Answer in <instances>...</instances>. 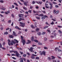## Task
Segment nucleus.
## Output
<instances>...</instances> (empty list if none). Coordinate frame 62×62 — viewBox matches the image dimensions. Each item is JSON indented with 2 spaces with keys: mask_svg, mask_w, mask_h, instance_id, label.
I'll return each instance as SVG.
<instances>
[{
  "mask_svg": "<svg viewBox=\"0 0 62 62\" xmlns=\"http://www.w3.org/2000/svg\"><path fill=\"white\" fill-rule=\"evenodd\" d=\"M36 18L37 19H38V20H40V18L39 17H38V16H36Z\"/></svg>",
  "mask_w": 62,
  "mask_h": 62,
  "instance_id": "nucleus-22",
  "label": "nucleus"
},
{
  "mask_svg": "<svg viewBox=\"0 0 62 62\" xmlns=\"http://www.w3.org/2000/svg\"><path fill=\"white\" fill-rule=\"evenodd\" d=\"M35 27H37V23L35 22Z\"/></svg>",
  "mask_w": 62,
  "mask_h": 62,
  "instance_id": "nucleus-27",
  "label": "nucleus"
},
{
  "mask_svg": "<svg viewBox=\"0 0 62 62\" xmlns=\"http://www.w3.org/2000/svg\"><path fill=\"white\" fill-rule=\"evenodd\" d=\"M59 11H57L56 12V14H58V13H59Z\"/></svg>",
  "mask_w": 62,
  "mask_h": 62,
  "instance_id": "nucleus-49",
  "label": "nucleus"
},
{
  "mask_svg": "<svg viewBox=\"0 0 62 62\" xmlns=\"http://www.w3.org/2000/svg\"><path fill=\"white\" fill-rule=\"evenodd\" d=\"M8 23H11V20H9L8 21Z\"/></svg>",
  "mask_w": 62,
  "mask_h": 62,
  "instance_id": "nucleus-45",
  "label": "nucleus"
},
{
  "mask_svg": "<svg viewBox=\"0 0 62 62\" xmlns=\"http://www.w3.org/2000/svg\"><path fill=\"white\" fill-rule=\"evenodd\" d=\"M51 24L52 25H53V24H54V22H52V23H51Z\"/></svg>",
  "mask_w": 62,
  "mask_h": 62,
  "instance_id": "nucleus-36",
  "label": "nucleus"
},
{
  "mask_svg": "<svg viewBox=\"0 0 62 62\" xmlns=\"http://www.w3.org/2000/svg\"><path fill=\"white\" fill-rule=\"evenodd\" d=\"M44 49H48V48L47 47H46L45 46L44 47Z\"/></svg>",
  "mask_w": 62,
  "mask_h": 62,
  "instance_id": "nucleus-46",
  "label": "nucleus"
},
{
  "mask_svg": "<svg viewBox=\"0 0 62 62\" xmlns=\"http://www.w3.org/2000/svg\"><path fill=\"white\" fill-rule=\"evenodd\" d=\"M39 59V57H37L36 58V59Z\"/></svg>",
  "mask_w": 62,
  "mask_h": 62,
  "instance_id": "nucleus-44",
  "label": "nucleus"
},
{
  "mask_svg": "<svg viewBox=\"0 0 62 62\" xmlns=\"http://www.w3.org/2000/svg\"><path fill=\"white\" fill-rule=\"evenodd\" d=\"M21 39L23 43V45H24L25 44V41L24 40H23V37L21 36Z\"/></svg>",
  "mask_w": 62,
  "mask_h": 62,
  "instance_id": "nucleus-2",
  "label": "nucleus"
},
{
  "mask_svg": "<svg viewBox=\"0 0 62 62\" xmlns=\"http://www.w3.org/2000/svg\"><path fill=\"white\" fill-rule=\"evenodd\" d=\"M45 54V52L44 51H43L41 53V55H42L43 54L44 55H46V54Z\"/></svg>",
  "mask_w": 62,
  "mask_h": 62,
  "instance_id": "nucleus-6",
  "label": "nucleus"
},
{
  "mask_svg": "<svg viewBox=\"0 0 62 62\" xmlns=\"http://www.w3.org/2000/svg\"><path fill=\"white\" fill-rule=\"evenodd\" d=\"M2 44L1 43H0V48H2Z\"/></svg>",
  "mask_w": 62,
  "mask_h": 62,
  "instance_id": "nucleus-39",
  "label": "nucleus"
},
{
  "mask_svg": "<svg viewBox=\"0 0 62 62\" xmlns=\"http://www.w3.org/2000/svg\"><path fill=\"white\" fill-rule=\"evenodd\" d=\"M0 2V3H4V1L2 0H1Z\"/></svg>",
  "mask_w": 62,
  "mask_h": 62,
  "instance_id": "nucleus-56",
  "label": "nucleus"
},
{
  "mask_svg": "<svg viewBox=\"0 0 62 62\" xmlns=\"http://www.w3.org/2000/svg\"><path fill=\"white\" fill-rule=\"evenodd\" d=\"M9 37L10 38H14L13 36L12 35L9 36Z\"/></svg>",
  "mask_w": 62,
  "mask_h": 62,
  "instance_id": "nucleus-20",
  "label": "nucleus"
},
{
  "mask_svg": "<svg viewBox=\"0 0 62 62\" xmlns=\"http://www.w3.org/2000/svg\"><path fill=\"white\" fill-rule=\"evenodd\" d=\"M26 54H24L23 55V57H26Z\"/></svg>",
  "mask_w": 62,
  "mask_h": 62,
  "instance_id": "nucleus-47",
  "label": "nucleus"
},
{
  "mask_svg": "<svg viewBox=\"0 0 62 62\" xmlns=\"http://www.w3.org/2000/svg\"><path fill=\"white\" fill-rule=\"evenodd\" d=\"M8 45H9V46H10V42H11V41H10V40L9 39H8Z\"/></svg>",
  "mask_w": 62,
  "mask_h": 62,
  "instance_id": "nucleus-8",
  "label": "nucleus"
},
{
  "mask_svg": "<svg viewBox=\"0 0 62 62\" xmlns=\"http://www.w3.org/2000/svg\"><path fill=\"white\" fill-rule=\"evenodd\" d=\"M20 62H23V58H21L20 59Z\"/></svg>",
  "mask_w": 62,
  "mask_h": 62,
  "instance_id": "nucleus-9",
  "label": "nucleus"
},
{
  "mask_svg": "<svg viewBox=\"0 0 62 62\" xmlns=\"http://www.w3.org/2000/svg\"><path fill=\"white\" fill-rule=\"evenodd\" d=\"M47 31H48L49 33H51V31H50L49 30H47Z\"/></svg>",
  "mask_w": 62,
  "mask_h": 62,
  "instance_id": "nucleus-52",
  "label": "nucleus"
},
{
  "mask_svg": "<svg viewBox=\"0 0 62 62\" xmlns=\"http://www.w3.org/2000/svg\"><path fill=\"white\" fill-rule=\"evenodd\" d=\"M12 42L14 44H15V43H16V42L14 41L13 40H12Z\"/></svg>",
  "mask_w": 62,
  "mask_h": 62,
  "instance_id": "nucleus-23",
  "label": "nucleus"
},
{
  "mask_svg": "<svg viewBox=\"0 0 62 62\" xmlns=\"http://www.w3.org/2000/svg\"><path fill=\"white\" fill-rule=\"evenodd\" d=\"M19 18H21V15L20 14H19L18 15Z\"/></svg>",
  "mask_w": 62,
  "mask_h": 62,
  "instance_id": "nucleus-61",
  "label": "nucleus"
},
{
  "mask_svg": "<svg viewBox=\"0 0 62 62\" xmlns=\"http://www.w3.org/2000/svg\"><path fill=\"white\" fill-rule=\"evenodd\" d=\"M20 26H22V27H23L25 26V23H23L21 22H20Z\"/></svg>",
  "mask_w": 62,
  "mask_h": 62,
  "instance_id": "nucleus-3",
  "label": "nucleus"
},
{
  "mask_svg": "<svg viewBox=\"0 0 62 62\" xmlns=\"http://www.w3.org/2000/svg\"><path fill=\"white\" fill-rule=\"evenodd\" d=\"M49 27V26H45L44 28V29H46V28H48Z\"/></svg>",
  "mask_w": 62,
  "mask_h": 62,
  "instance_id": "nucleus-31",
  "label": "nucleus"
},
{
  "mask_svg": "<svg viewBox=\"0 0 62 62\" xmlns=\"http://www.w3.org/2000/svg\"><path fill=\"white\" fill-rule=\"evenodd\" d=\"M39 29L37 28L36 29V32H39Z\"/></svg>",
  "mask_w": 62,
  "mask_h": 62,
  "instance_id": "nucleus-26",
  "label": "nucleus"
},
{
  "mask_svg": "<svg viewBox=\"0 0 62 62\" xmlns=\"http://www.w3.org/2000/svg\"><path fill=\"white\" fill-rule=\"evenodd\" d=\"M4 35H8V33L7 31H6L4 32Z\"/></svg>",
  "mask_w": 62,
  "mask_h": 62,
  "instance_id": "nucleus-21",
  "label": "nucleus"
},
{
  "mask_svg": "<svg viewBox=\"0 0 62 62\" xmlns=\"http://www.w3.org/2000/svg\"><path fill=\"white\" fill-rule=\"evenodd\" d=\"M18 3H19V4L20 5H23L21 3V2H20V1H18Z\"/></svg>",
  "mask_w": 62,
  "mask_h": 62,
  "instance_id": "nucleus-28",
  "label": "nucleus"
},
{
  "mask_svg": "<svg viewBox=\"0 0 62 62\" xmlns=\"http://www.w3.org/2000/svg\"><path fill=\"white\" fill-rule=\"evenodd\" d=\"M14 4L15 5H16V6H18V5L17 4V3H14Z\"/></svg>",
  "mask_w": 62,
  "mask_h": 62,
  "instance_id": "nucleus-42",
  "label": "nucleus"
},
{
  "mask_svg": "<svg viewBox=\"0 0 62 62\" xmlns=\"http://www.w3.org/2000/svg\"><path fill=\"white\" fill-rule=\"evenodd\" d=\"M21 33H22V32H21L20 31H19V32L18 33V34H21Z\"/></svg>",
  "mask_w": 62,
  "mask_h": 62,
  "instance_id": "nucleus-60",
  "label": "nucleus"
},
{
  "mask_svg": "<svg viewBox=\"0 0 62 62\" xmlns=\"http://www.w3.org/2000/svg\"><path fill=\"white\" fill-rule=\"evenodd\" d=\"M28 31V30L27 29H26L25 30V32H27Z\"/></svg>",
  "mask_w": 62,
  "mask_h": 62,
  "instance_id": "nucleus-62",
  "label": "nucleus"
},
{
  "mask_svg": "<svg viewBox=\"0 0 62 62\" xmlns=\"http://www.w3.org/2000/svg\"><path fill=\"white\" fill-rule=\"evenodd\" d=\"M31 58L32 59H34L35 58V56L33 55V54H32V55L31 56Z\"/></svg>",
  "mask_w": 62,
  "mask_h": 62,
  "instance_id": "nucleus-15",
  "label": "nucleus"
},
{
  "mask_svg": "<svg viewBox=\"0 0 62 62\" xmlns=\"http://www.w3.org/2000/svg\"><path fill=\"white\" fill-rule=\"evenodd\" d=\"M28 41L29 42H27L26 43V44H29V43H30L31 42V41H30L29 40H28Z\"/></svg>",
  "mask_w": 62,
  "mask_h": 62,
  "instance_id": "nucleus-11",
  "label": "nucleus"
},
{
  "mask_svg": "<svg viewBox=\"0 0 62 62\" xmlns=\"http://www.w3.org/2000/svg\"><path fill=\"white\" fill-rule=\"evenodd\" d=\"M34 41L36 42H38L39 41L37 40H34Z\"/></svg>",
  "mask_w": 62,
  "mask_h": 62,
  "instance_id": "nucleus-29",
  "label": "nucleus"
},
{
  "mask_svg": "<svg viewBox=\"0 0 62 62\" xmlns=\"http://www.w3.org/2000/svg\"><path fill=\"white\" fill-rule=\"evenodd\" d=\"M57 27H58V28H62V27L58 25Z\"/></svg>",
  "mask_w": 62,
  "mask_h": 62,
  "instance_id": "nucleus-32",
  "label": "nucleus"
},
{
  "mask_svg": "<svg viewBox=\"0 0 62 62\" xmlns=\"http://www.w3.org/2000/svg\"><path fill=\"white\" fill-rule=\"evenodd\" d=\"M43 17H42L41 18L42 19V20H44L45 19V17H44V16H43Z\"/></svg>",
  "mask_w": 62,
  "mask_h": 62,
  "instance_id": "nucleus-53",
  "label": "nucleus"
},
{
  "mask_svg": "<svg viewBox=\"0 0 62 62\" xmlns=\"http://www.w3.org/2000/svg\"><path fill=\"white\" fill-rule=\"evenodd\" d=\"M28 49H29V51H30V52H32V53H34V51L33 50V47H31L30 49L29 48Z\"/></svg>",
  "mask_w": 62,
  "mask_h": 62,
  "instance_id": "nucleus-5",
  "label": "nucleus"
},
{
  "mask_svg": "<svg viewBox=\"0 0 62 62\" xmlns=\"http://www.w3.org/2000/svg\"><path fill=\"white\" fill-rule=\"evenodd\" d=\"M31 40L32 41H34V36H32V37Z\"/></svg>",
  "mask_w": 62,
  "mask_h": 62,
  "instance_id": "nucleus-10",
  "label": "nucleus"
},
{
  "mask_svg": "<svg viewBox=\"0 0 62 62\" xmlns=\"http://www.w3.org/2000/svg\"><path fill=\"white\" fill-rule=\"evenodd\" d=\"M28 12H29L30 13H31V12H32V10H30L28 11Z\"/></svg>",
  "mask_w": 62,
  "mask_h": 62,
  "instance_id": "nucleus-40",
  "label": "nucleus"
},
{
  "mask_svg": "<svg viewBox=\"0 0 62 62\" xmlns=\"http://www.w3.org/2000/svg\"><path fill=\"white\" fill-rule=\"evenodd\" d=\"M47 59L51 60V58L50 57H47Z\"/></svg>",
  "mask_w": 62,
  "mask_h": 62,
  "instance_id": "nucleus-24",
  "label": "nucleus"
},
{
  "mask_svg": "<svg viewBox=\"0 0 62 62\" xmlns=\"http://www.w3.org/2000/svg\"><path fill=\"white\" fill-rule=\"evenodd\" d=\"M37 34L39 36H40V35H41V33H40V32H39L38 33H37Z\"/></svg>",
  "mask_w": 62,
  "mask_h": 62,
  "instance_id": "nucleus-30",
  "label": "nucleus"
},
{
  "mask_svg": "<svg viewBox=\"0 0 62 62\" xmlns=\"http://www.w3.org/2000/svg\"><path fill=\"white\" fill-rule=\"evenodd\" d=\"M0 9H2L3 10H5L6 9V8H1V6L0 5Z\"/></svg>",
  "mask_w": 62,
  "mask_h": 62,
  "instance_id": "nucleus-19",
  "label": "nucleus"
},
{
  "mask_svg": "<svg viewBox=\"0 0 62 62\" xmlns=\"http://www.w3.org/2000/svg\"><path fill=\"white\" fill-rule=\"evenodd\" d=\"M54 35L55 37H56V34L55 33H54Z\"/></svg>",
  "mask_w": 62,
  "mask_h": 62,
  "instance_id": "nucleus-48",
  "label": "nucleus"
},
{
  "mask_svg": "<svg viewBox=\"0 0 62 62\" xmlns=\"http://www.w3.org/2000/svg\"><path fill=\"white\" fill-rule=\"evenodd\" d=\"M14 40L16 41V43H19V41H18L16 39H14Z\"/></svg>",
  "mask_w": 62,
  "mask_h": 62,
  "instance_id": "nucleus-16",
  "label": "nucleus"
},
{
  "mask_svg": "<svg viewBox=\"0 0 62 62\" xmlns=\"http://www.w3.org/2000/svg\"><path fill=\"white\" fill-rule=\"evenodd\" d=\"M46 24H47L48 25H49V24L48 23V22H46Z\"/></svg>",
  "mask_w": 62,
  "mask_h": 62,
  "instance_id": "nucleus-54",
  "label": "nucleus"
},
{
  "mask_svg": "<svg viewBox=\"0 0 62 62\" xmlns=\"http://www.w3.org/2000/svg\"><path fill=\"white\" fill-rule=\"evenodd\" d=\"M46 33L45 32H43L42 33V35H44V34H45Z\"/></svg>",
  "mask_w": 62,
  "mask_h": 62,
  "instance_id": "nucleus-55",
  "label": "nucleus"
},
{
  "mask_svg": "<svg viewBox=\"0 0 62 62\" xmlns=\"http://www.w3.org/2000/svg\"><path fill=\"white\" fill-rule=\"evenodd\" d=\"M38 16L39 17H40V16L43 17L44 16V15H43V14H40L38 15Z\"/></svg>",
  "mask_w": 62,
  "mask_h": 62,
  "instance_id": "nucleus-14",
  "label": "nucleus"
},
{
  "mask_svg": "<svg viewBox=\"0 0 62 62\" xmlns=\"http://www.w3.org/2000/svg\"><path fill=\"white\" fill-rule=\"evenodd\" d=\"M10 53H11V52H14L15 54H16V55L17 57H19V55H20V54L18 53V52L17 51H14L13 50H11L10 52Z\"/></svg>",
  "mask_w": 62,
  "mask_h": 62,
  "instance_id": "nucleus-1",
  "label": "nucleus"
},
{
  "mask_svg": "<svg viewBox=\"0 0 62 62\" xmlns=\"http://www.w3.org/2000/svg\"><path fill=\"white\" fill-rule=\"evenodd\" d=\"M15 28H16V29H18L19 30H21V29L19 28V27L17 26H16Z\"/></svg>",
  "mask_w": 62,
  "mask_h": 62,
  "instance_id": "nucleus-17",
  "label": "nucleus"
},
{
  "mask_svg": "<svg viewBox=\"0 0 62 62\" xmlns=\"http://www.w3.org/2000/svg\"><path fill=\"white\" fill-rule=\"evenodd\" d=\"M19 52L21 54H23V52H21V51H20Z\"/></svg>",
  "mask_w": 62,
  "mask_h": 62,
  "instance_id": "nucleus-58",
  "label": "nucleus"
},
{
  "mask_svg": "<svg viewBox=\"0 0 62 62\" xmlns=\"http://www.w3.org/2000/svg\"><path fill=\"white\" fill-rule=\"evenodd\" d=\"M38 44L39 45H42V43H41L40 42H39Z\"/></svg>",
  "mask_w": 62,
  "mask_h": 62,
  "instance_id": "nucleus-35",
  "label": "nucleus"
},
{
  "mask_svg": "<svg viewBox=\"0 0 62 62\" xmlns=\"http://www.w3.org/2000/svg\"><path fill=\"white\" fill-rule=\"evenodd\" d=\"M51 57L52 58V59H55V57H54V56H51Z\"/></svg>",
  "mask_w": 62,
  "mask_h": 62,
  "instance_id": "nucleus-18",
  "label": "nucleus"
},
{
  "mask_svg": "<svg viewBox=\"0 0 62 62\" xmlns=\"http://www.w3.org/2000/svg\"><path fill=\"white\" fill-rule=\"evenodd\" d=\"M53 13H56V12H55V10H53Z\"/></svg>",
  "mask_w": 62,
  "mask_h": 62,
  "instance_id": "nucleus-63",
  "label": "nucleus"
},
{
  "mask_svg": "<svg viewBox=\"0 0 62 62\" xmlns=\"http://www.w3.org/2000/svg\"><path fill=\"white\" fill-rule=\"evenodd\" d=\"M58 48L57 47L55 49V51H56V52H62V51L60 50H59L58 49Z\"/></svg>",
  "mask_w": 62,
  "mask_h": 62,
  "instance_id": "nucleus-4",
  "label": "nucleus"
},
{
  "mask_svg": "<svg viewBox=\"0 0 62 62\" xmlns=\"http://www.w3.org/2000/svg\"><path fill=\"white\" fill-rule=\"evenodd\" d=\"M31 28H35V27L34 26V25H31Z\"/></svg>",
  "mask_w": 62,
  "mask_h": 62,
  "instance_id": "nucleus-25",
  "label": "nucleus"
},
{
  "mask_svg": "<svg viewBox=\"0 0 62 62\" xmlns=\"http://www.w3.org/2000/svg\"><path fill=\"white\" fill-rule=\"evenodd\" d=\"M58 31L59 33L60 34H61V33H62V31H60V30H59Z\"/></svg>",
  "mask_w": 62,
  "mask_h": 62,
  "instance_id": "nucleus-34",
  "label": "nucleus"
},
{
  "mask_svg": "<svg viewBox=\"0 0 62 62\" xmlns=\"http://www.w3.org/2000/svg\"><path fill=\"white\" fill-rule=\"evenodd\" d=\"M23 8H24V9H25V10H27V9L25 7H23Z\"/></svg>",
  "mask_w": 62,
  "mask_h": 62,
  "instance_id": "nucleus-37",
  "label": "nucleus"
},
{
  "mask_svg": "<svg viewBox=\"0 0 62 62\" xmlns=\"http://www.w3.org/2000/svg\"><path fill=\"white\" fill-rule=\"evenodd\" d=\"M44 17L45 18H48V16L46 15H44Z\"/></svg>",
  "mask_w": 62,
  "mask_h": 62,
  "instance_id": "nucleus-43",
  "label": "nucleus"
},
{
  "mask_svg": "<svg viewBox=\"0 0 62 62\" xmlns=\"http://www.w3.org/2000/svg\"><path fill=\"white\" fill-rule=\"evenodd\" d=\"M21 20H22V18H20L19 19L18 21H19V22H20V21H21Z\"/></svg>",
  "mask_w": 62,
  "mask_h": 62,
  "instance_id": "nucleus-50",
  "label": "nucleus"
},
{
  "mask_svg": "<svg viewBox=\"0 0 62 62\" xmlns=\"http://www.w3.org/2000/svg\"><path fill=\"white\" fill-rule=\"evenodd\" d=\"M50 5L51 6L50 7V9H52V8H53V6H52V4H51V3H50Z\"/></svg>",
  "mask_w": 62,
  "mask_h": 62,
  "instance_id": "nucleus-12",
  "label": "nucleus"
},
{
  "mask_svg": "<svg viewBox=\"0 0 62 62\" xmlns=\"http://www.w3.org/2000/svg\"><path fill=\"white\" fill-rule=\"evenodd\" d=\"M11 16L12 17H13V18H14V15L13 14H12L11 15Z\"/></svg>",
  "mask_w": 62,
  "mask_h": 62,
  "instance_id": "nucleus-59",
  "label": "nucleus"
},
{
  "mask_svg": "<svg viewBox=\"0 0 62 62\" xmlns=\"http://www.w3.org/2000/svg\"><path fill=\"white\" fill-rule=\"evenodd\" d=\"M39 3L40 4H42V2L39 1Z\"/></svg>",
  "mask_w": 62,
  "mask_h": 62,
  "instance_id": "nucleus-64",
  "label": "nucleus"
},
{
  "mask_svg": "<svg viewBox=\"0 0 62 62\" xmlns=\"http://www.w3.org/2000/svg\"><path fill=\"white\" fill-rule=\"evenodd\" d=\"M33 8V7L32 6H30V9H32Z\"/></svg>",
  "mask_w": 62,
  "mask_h": 62,
  "instance_id": "nucleus-51",
  "label": "nucleus"
},
{
  "mask_svg": "<svg viewBox=\"0 0 62 62\" xmlns=\"http://www.w3.org/2000/svg\"><path fill=\"white\" fill-rule=\"evenodd\" d=\"M9 29V28H7L6 29V30H8Z\"/></svg>",
  "mask_w": 62,
  "mask_h": 62,
  "instance_id": "nucleus-57",
  "label": "nucleus"
},
{
  "mask_svg": "<svg viewBox=\"0 0 62 62\" xmlns=\"http://www.w3.org/2000/svg\"><path fill=\"white\" fill-rule=\"evenodd\" d=\"M10 13V11H8L7 12H5V13L6 14H8V13Z\"/></svg>",
  "mask_w": 62,
  "mask_h": 62,
  "instance_id": "nucleus-13",
  "label": "nucleus"
},
{
  "mask_svg": "<svg viewBox=\"0 0 62 62\" xmlns=\"http://www.w3.org/2000/svg\"><path fill=\"white\" fill-rule=\"evenodd\" d=\"M47 40V38H46V37H45L44 38V40L45 41H46Z\"/></svg>",
  "mask_w": 62,
  "mask_h": 62,
  "instance_id": "nucleus-38",
  "label": "nucleus"
},
{
  "mask_svg": "<svg viewBox=\"0 0 62 62\" xmlns=\"http://www.w3.org/2000/svg\"><path fill=\"white\" fill-rule=\"evenodd\" d=\"M35 3V1L34 0L32 2V4H34Z\"/></svg>",
  "mask_w": 62,
  "mask_h": 62,
  "instance_id": "nucleus-41",
  "label": "nucleus"
},
{
  "mask_svg": "<svg viewBox=\"0 0 62 62\" xmlns=\"http://www.w3.org/2000/svg\"><path fill=\"white\" fill-rule=\"evenodd\" d=\"M13 35L14 36H15V37H16V36H17V34H16V33L15 32V31H13Z\"/></svg>",
  "mask_w": 62,
  "mask_h": 62,
  "instance_id": "nucleus-7",
  "label": "nucleus"
},
{
  "mask_svg": "<svg viewBox=\"0 0 62 62\" xmlns=\"http://www.w3.org/2000/svg\"><path fill=\"white\" fill-rule=\"evenodd\" d=\"M24 5L25 6H27V3H26V2H24Z\"/></svg>",
  "mask_w": 62,
  "mask_h": 62,
  "instance_id": "nucleus-33",
  "label": "nucleus"
}]
</instances>
